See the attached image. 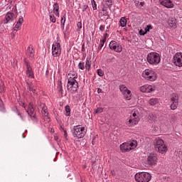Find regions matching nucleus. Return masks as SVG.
<instances>
[{"label": "nucleus", "instance_id": "f257e3e1", "mask_svg": "<svg viewBox=\"0 0 182 182\" xmlns=\"http://www.w3.org/2000/svg\"><path fill=\"white\" fill-rule=\"evenodd\" d=\"M68 76L70 77L68 80L67 89L72 95H75L77 92V89H79V82L76 80L77 74L70 73Z\"/></svg>", "mask_w": 182, "mask_h": 182}, {"label": "nucleus", "instance_id": "f03ea898", "mask_svg": "<svg viewBox=\"0 0 182 182\" xmlns=\"http://www.w3.org/2000/svg\"><path fill=\"white\" fill-rule=\"evenodd\" d=\"M154 146L156 151L161 153V154H164L167 153V146L164 144V141L163 139L156 138L154 140Z\"/></svg>", "mask_w": 182, "mask_h": 182}, {"label": "nucleus", "instance_id": "7ed1b4c3", "mask_svg": "<svg viewBox=\"0 0 182 182\" xmlns=\"http://www.w3.org/2000/svg\"><path fill=\"white\" fill-rule=\"evenodd\" d=\"M161 60V58H160V54L156 52L149 53L146 56V61L148 63H149V65H151L152 66L159 65Z\"/></svg>", "mask_w": 182, "mask_h": 182}, {"label": "nucleus", "instance_id": "20e7f679", "mask_svg": "<svg viewBox=\"0 0 182 182\" xmlns=\"http://www.w3.org/2000/svg\"><path fill=\"white\" fill-rule=\"evenodd\" d=\"M140 114H139V111L137 109H134L131 112L130 117L127 122V124L129 127H133V126H136L138 124L139 122H140Z\"/></svg>", "mask_w": 182, "mask_h": 182}, {"label": "nucleus", "instance_id": "39448f33", "mask_svg": "<svg viewBox=\"0 0 182 182\" xmlns=\"http://www.w3.org/2000/svg\"><path fill=\"white\" fill-rule=\"evenodd\" d=\"M86 129L80 125L74 126L73 129V136L76 139H83L86 136Z\"/></svg>", "mask_w": 182, "mask_h": 182}, {"label": "nucleus", "instance_id": "423d86ee", "mask_svg": "<svg viewBox=\"0 0 182 182\" xmlns=\"http://www.w3.org/2000/svg\"><path fill=\"white\" fill-rule=\"evenodd\" d=\"M142 77L146 80L154 82V80H157V73L153 70L146 69L142 73Z\"/></svg>", "mask_w": 182, "mask_h": 182}, {"label": "nucleus", "instance_id": "0eeeda50", "mask_svg": "<svg viewBox=\"0 0 182 182\" xmlns=\"http://www.w3.org/2000/svg\"><path fill=\"white\" fill-rule=\"evenodd\" d=\"M135 180L137 182H149L151 180V175L147 172L136 173Z\"/></svg>", "mask_w": 182, "mask_h": 182}, {"label": "nucleus", "instance_id": "6e6552de", "mask_svg": "<svg viewBox=\"0 0 182 182\" xmlns=\"http://www.w3.org/2000/svg\"><path fill=\"white\" fill-rule=\"evenodd\" d=\"M178 94L177 93H172L170 95L169 100L171 102V110H176L178 106Z\"/></svg>", "mask_w": 182, "mask_h": 182}, {"label": "nucleus", "instance_id": "1a4fd4ad", "mask_svg": "<svg viewBox=\"0 0 182 182\" xmlns=\"http://www.w3.org/2000/svg\"><path fill=\"white\" fill-rule=\"evenodd\" d=\"M62 53V48H60V43H55L52 46V55L55 58H58V56H60Z\"/></svg>", "mask_w": 182, "mask_h": 182}, {"label": "nucleus", "instance_id": "9d476101", "mask_svg": "<svg viewBox=\"0 0 182 182\" xmlns=\"http://www.w3.org/2000/svg\"><path fill=\"white\" fill-rule=\"evenodd\" d=\"M157 154H149L146 157V164L148 166H156L157 164Z\"/></svg>", "mask_w": 182, "mask_h": 182}, {"label": "nucleus", "instance_id": "9b49d317", "mask_svg": "<svg viewBox=\"0 0 182 182\" xmlns=\"http://www.w3.org/2000/svg\"><path fill=\"white\" fill-rule=\"evenodd\" d=\"M109 49H111V50L117 52V53H120V52H122L123 50V48L122 47V45H120V43H119L114 41H112L109 43Z\"/></svg>", "mask_w": 182, "mask_h": 182}, {"label": "nucleus", "instance_id": "f8f14e48", "mask_svg": "<svg viewBox=\"0 0 182 182\" xmlns=\"http://www.w3.org/2000/svg\"><path fill=\"white\" fill-rule=\"evenodd\" d=\"M120 92L124 95L125 99L132 100V91L129 90L127 87L124 85H119Z\"/></svg>", "mask_w": 182, "mask_h": 182}, {"label": "nucleus", "instance_id": "ddd939ff", "mask_svg": "<svg viewBox=\"0 0 182 182\" xmlns=\"http://www.w3.org/2000/svg\"><path fill=\"white\" fill-rule=\"evenodd\" d=\"M26 112L33 122H38V119H36V114H35V109L33 108V103H29L28 109Z\"/></svg>", "mask_w": 182, "mask_h": 182}, {"label": "nucleus", "instance_id": "4468645a", "mask_svg": "<svg viewBox=\"0 0 182 182\" xmlns=\"http://www.w3.org/2000/svg\"><path fill=\"white\" fill-rule=\"evenodd\" d=\"M173 63L176 66H182V53H176L173 58Z\"/></svg>", "mask_w": 182, "mask_h": 182}, {"label": "nucleus", "instance_id": "2eb2a0df", "mask_svg": "<svg viewBox=\"0 0 182 182\" xmlns=\"http://www.w3.org/2000/svg\"><path fill=\"white\" fill-rule=\"evenodd\" d=\"M24 64L27 68V70H26L27 77H31L32 79H33L35 77V75L33 74V70H32L31 65H29V62L28 61V59L24 58Z\"/></svg>", "mask_w": 182, "mask_h": 182}, {"label": "nucleus", "instance_id": "dca6fc26", "mask_svg": "<svg viewBox=\"0 0 182 182\" xmlns=\"http://www.w3.org/2000/svg\"><path fill=\"white\" fill-rule=\"evenodd\" d=\"M139 90L142 93H151V92H154V87L150 85H145L140 87Z\"/></svg>", "mask_w": 182, "mask_h": 182}, {"label": "nucleus", "instance_id": "f3484780", "mask_svg": "<svg viewBox=\"0 0 182 182\" xmlns=\"http://www.w3.org/2000/svg\"><path fill=\"white\" fill-rule=\"evenodd\" d=\"M15 21V14L11 12H8L5 16V19L4 20V23H11Z\"/></svg>", "mask_w": 182, "mask_h": 182}, {"label": "nucleus", "instance_id": "a211bd4d", "mask_svg": "<svg viewBox=\"0 0 182 182\" xmlns=\"http://www.w3.org/2000/svg\"><path fill=\"white\" fill-rule=\"evenodd\" d=\"M159 4L163 6H165V8H174V4L171 0H159Z\"/></svg>", "mask_w": 182, "mask_h": 182}, {"label": "nucleus", "instance_id": "6ab92c4d", "mask_svg": "<svg viewBox=\"0 0 182 182\" xmlns=\"http://www.w3.org/2000/svg\"><path fill=\"white\" fill-rule=\"evenodd\" d=\"M27 56L29 57L31 60L33 59L35 57V51L33 50V46H29L27 48V52H26Z\"/></svg>", "mask_w": 182, "mask_h": 182}, {"label": "nucleus", "instance_id": "aec40b11", "mask_svg": "<svg viewBox=\"0 0 182 182\" xmlns=\"http://www.w3.org/2000/svg\"><path fill=\"white\" fill-rule=\"evenodd\" d=\"M167 28L171 29V28H177V24H176V18H169L167 21Z\"/></svg>", "mask_w": 182, "mask_h": 182}, {"label": "nucleus", "instance_id": "412c9836", "mask_svg": "<svg viewBox=\"0 0 182 182\" xmlns=\"http://www.w3.org/2000/svg\"><path fill=\"white\" fill-rule=\"evenodd\" d=\"M120 150L122 151L126 152V151H130V146L129 145L128 142L123 143L120 145Z\"/></svg>", "mask_w": 182, "mask_h": 182}, {"label": "nucleus", "instance_id": "4be33fe9", "mask_svg": "<svg viewBox=\"0 0 182 182\" xmlns=\"http://www.w3.org/2000/svg\"><path fill=\"white\" fill-rule=\"evenodd\" d=\"M23 16H25V14H22V16L18 17V20L15 26L16 29H19L22 26V23H23Z\"/></svg>", "mask_w": 182, "mask_h": 182}, {"label": "nucleus", "instance_id": "5701e85b", "mask_svg": "<svg viewBox=\"0 0 182 182\" xmlns=\"http://www.w3.org/2000/svg\"><path fill=\"white\" fill-rule=\"evenodd\" d=\"M128 144L129 146V148L131 150H133V149H136L137 147V141L132 140L128 142Z\"/></svg>", "mask_w": 182, "mask_h": 182}, {"label": "nucleus", "instance_id": "b1692460", "mask_svg": "<svg viewBox=\"0 0 182 182\" xmlns=\"http://www.w3.org/2000/svg\"><path fill=\"white\" fill-rule=\"evenodd\" d=\"M120 26L122 28H124L127 25V20L126 19V17H122L119 21Z\"/></svg>", "mask_w": 182, "mask_h": 182}, {"label": "nucleus", "instance_id": "393cba45", "mask_svg": "<svg viewBox=\"0 0 182 182\" xmlns=\"http://www.w3.org/2000/svg\"><path fill=\"white\" fill-rule=\"evenodd\" d=\"M6 88L5 87V83L2 80H0V93H5Z\"/></svg>", "mask_w": 182, "mask_h": 182}, {"label": "nucleus", "instance_id": "a878e982", "mask_svg": "<svg viewBox=\"0 0 182 182\" xmlns=\"http://www.w3.org/2000/svg\"><path fill=\"white\" fill-rule=\"evenodd\" d=\"M27 90L30 92H33V93H35L36 92V87H35V85H33L32 84H29L27 82Z\"/></svg>", "mask_w": 182, "mask_h": 182}, {"label": "nucleus", "instance_id": "bb28decb", "mask_svg": "<svg viewBox=\"0 0 182 182\" xmlns=\"http://www.w3.org/2000/svg\"><path fill=\"white\" fill-rule=\"evenodd\" d=\"M157 103H159V99L157 98H151L149 101V104L151 106H155V105H157Z\"/></svg>", "mask_w": 182, "mask_h": 182}, {"label": "nucleus", "instance_id": "cd10ccee", "mask_svg": "<svg viewBox=\"0 0 182 182\" xmlns=\"http://www.w3.org/2000/svg\"><path fill=\"white\" fill-rule=\"evenodd\" d=\"M58 90L60 93L61 96H63V87H62V82H60L58 84Z\"/></svg>", "mask_w": 182, "mask_h": 182}, {"label": "nucleus", "instance_id": "c85d7f7f", "mask_svg": "<svg viewBox=\"0 0 182 182\" xmlns=\"http://www.w3.org/2000/svg\"><path fill=\"white\" fill-rule=\"evenodd\" d=\"M148 119L149 120L153 122H156V119H157V117H156V115H154V114L151 113L149 114Z\"/></svg>", "mask_w": 182, "mask_h": 182}, {"label": "nucleus", "instance_id": "c756f323", "mask_svg": "<svg viewBox=\"0 0 182 182\" xmlns=\"http://www.w3.org/2000/svg\"><path fill=\"white\" fill-rule=\"evenodd\" d=\"M65 116H70V107L69 105H66L65 107Z\"/></svg>", "mask_w": 182, "mask_h": 182}, {"label": "nucleus", "instance_id": "7c9ffc66", "mask_svg": "<svg viewBox=\"0 0 182 182\" xmlns=\"http://www.w3.org/2000/svg\"><path fill=\"white\" fill-rule=\"evenodd\" d=\"M50 21L53 23H56V17H55L53 14H50Z\"/></svg>", "mask_w": 182, "mask_h": 182}, {"label": "nucleus", "instance_id": "2f4dec72", "mask_svg": "<svg viewBox=\"0 0 182 182\" xmlns=\"http://www.w3.org/2000/svg\"><path fill=\"white\" fill-rule=\"evenodd\" d=\"M105 43H106V41H105V40H100V44L98 46V50H102V48H103V46H105Z\"/></svg>", "mask_w": 182, "mask_h": 182}, {"label": "nucleus", "instance_id": "473e14b6", "mask_svg": "<svg viewBox=\"0 0 182 182\" xmlns=\"http://www.w3.org/2000/svg\"><path fill=\"white\" fill-rule=\"evenodd\" d=\"M85 68L87 70H90V62H89V58H87V61L85 63Z\"/></svg>", "mask_w": 182, "mask_h": 182}, {"label": "nucleus", "instance_id": "72a5a7b5", "mask_svg": "<svg viewBox=\"0 0 182 182\" xmlns=\"http://www.w3.org/2000/svg\"><path fill=\"white\" fill-rule=\"evenodd\" d=\"M59 11V4L58 3H55L53 4V12L58 11Z\"/></svg>", "mask_w": 182, "mask_h": 182}, {"label": "nucleus", "instance_id": "f704fd0d", "mask_svg": "<svg viewBox=\"0 0 182 182\" xmlns=\"http://www.w3.org/2000/svg\"><path fill=\"white\" fill-rule=\"evenodd\" d=\"M60 22L62 28H65V22H66V17L65 16L61 18Z\"/></svg>", "mask_w": 182, "mask_h": 182}, {"label": "nucleus", "instance_id": "c9c22d12", "mask_svg": "<svg viewBox=\"0 0 182 182\" xmlns=\"http://www.w3.org/2000/svg\"><path fill=\"white\" fill-rule=\"evenodd\" d=\"M85 63H79L78 69H80L81 70H85Z\"/></svg>", "mask_w": 182, "mask_h": 182}, {"label": "nucleus", "instance_id": "e433bc0d", "mask_svg": "<svg viewBox=\"0 0 182 182\" xmlns=\"http://www.w3.org/2000/svg\"><path fill=\"white\" fill-rule=\"evenodd\" d=\"M97 75H98V76H100V77L104 76L105 72L102 71V69H98L97 70Z\"/></svg>", "mask_w": 182, "mask_h": 182}, {"label": "nucleus", "instance_id": "4c0bfd02", "mask_svg": "<svg viewBox=\"0 0 182 182\" xmlns=\"http://www.w3.org/2000/svg\"><path fill=\"white\" fill-rule=\"evenodd\" d=\"M42 110L43 112H44V113L48 114V107H46V105H45L44 104H43L42 105Z\"/></svg>", "mask_w": 182, "mask_h": 182}, {"label": "nucleus", "instance_id": "58836bf2", "mask_svg": "<svg viewBox=\"0 0 182 182\" xmlns=\"http://www.w3.org/2000/svg\"><path fill=\"white\" fill-rule=\"evenodd\" d=\"M4 102H2V100L0 99V112H4Z\"/></svg>", "mask_w": 182, "mask_h": 182}, {"label": "nucleus", "instance_id": "ea45409f", "mask_svg": "<svg viewBox=\"0 0 182 182\" xmlns=\"http://www.w3.org/2000/svg\"><path fill=\"white\" fill-rule=\"evenodd\" d=\"M95 113H103V108L102 107H98L95 110Z\"/></svg>", "mask_w": 182, "mask_h": 182}, {"label": "nucleus", "instance_id": "a19ab883", "mask_svg": "<svg viewBox=\"0 0 182 182\" xmlns=\"http://www.w3.org/2000/svg\"><path fill=\"white\" fill-rule=\"evenodd\" d=\"M107 38H109V34H107V33H104V37H103L102 41L106 42Z\"/></svg>", "mask_w": 182, "mask_h": 182}, {"label": "nucleus", "instance_id": "79ce46f5", "mask_svg": "<svg viewBox=\"0 0 182 182\" xmlns=\"http://www.w3.org/2000/svg\"><path fill=\"white\" fill-rule=\"evenodd\" d=\"M87 8H89V6H87V4H84L82 6V12H85V11H86V9H87Z\"/></svg>", "mask_w": 182, "mask_h": 182}, {"label": "nucleus", "instance_id": "37998d69", "mask_svg": "<svg viewBox=\"0 0 182 182\" xmlns=\"http://www.w3.org/2000/svg\"><path fill=\"white\" fill-rule=\"evenodd\" d=\"M139 35H141L142 36H144V35H146L145 31L140 30L139 31Z\"/></svg>", "mask_w": 182, "mask_h": 182}, {"label": "nucleus", "instance_id": "c03bdc74", "mask_svg": "<svg viewBox=\"0 0 182 182\" xmlns=\"http://www.w3.org/2000/svg\"><path fill=\"white\" fill-rule=\"evenodd\" d=\"M92 5V8L94 9V11H96V9H97V5L96 4V2L95 3H93Z\"/></svg>", "mask_w": 182, "mask_h": 182}, {"label": "nucleus", "instance_id": "a18cd8bd", "mask_svg": "<svg viewBox=\"0 0 182 182\" xmlns=\"http://www.w3.org/2000/svg\"><path fill=\"white\" fill-rule=\"evenodd\" d=\"M77 26L78 29H82V22H78Z\"/></svg>", "mask_w": 182, "mask_h": 182}, {"label": "nucleus", "instance_id": "49530a36", "mask_svg": "<svg viewBox=\"0 0 182 182\" xmlns=\"http://www.w3.org/2000/svg\"><path fill=\"white\" fill-rule=\"evenodd\" d=\"M100 31L101 32H104L105 31V26H100Z\"/></svg>", "mask_w": 182, "mask_h": 182}, {"label": "nucleus", "instance_id": "de8ad7c7", "mask_svg": "<svg viewBox=\"0 0 182 182\" xmlns=\"http://www.w3.org/2000/svg\"><path fill=\"white\" fill-rule=\"evenodd\" d=\"M106 2L110 6L113 5L112 0H106Z\"/></svg>", "mask_w": 182, "mask_h": 182}, {"label": "nucleus", "instance_id": "09e8293b", "mask_svg": "<svg viewBox=\"0 0 182 182\" xmlns=\"http://www.w3.org/2000/svg\"><path fill=\"white\" fill-rule=\"evenodd\" d=\"M54 14H55V16L59 18V11H54Z\"/></svg>", "mask_w": 182, "mask_h": 182}, {"label": "nucleus", "instance_id": "8fccbe9b", "mask_svg": "<svg viewBox=\"0 0 182 182\" xmlns=\"http://www.w3.org/2000/svg\"><path fill=\"white\" fill-rule=\"evenodd\" d=\"M144 31H145L146 33H147V32H150V30H149V27H147V26L145 28Z\"/></svg>", "mask_w": 182, "mask_h": 182}, {"label": "nucleus", "instance_id": "3c124183", "mask_svg": "<svg viewBox=\"0 0 182 182\" xmlns=\"http://www.w3.org/2000/svg\"><path fill=\"white\" fill-rule=\"evenodd\" d=\"M54 140H55V141H58V140H59V137L58 136H54Z\"/></svg>", "mask_w": 182, "mask_h": 182}, {"label": "nucleus", "instance_id": "603ef678", "mask_svg": "<svg viewBox=\"0 0 182 182\" xmlns=\"http://www.w3.org/2000/svg\"><path fill=\"white\" fill-rule=\"evenodd\" d=\"M147 28H149V29H153V26H151V25H148L146 26Z\"/></svg>", "mask_w": 182, "mask_h": 182}, {"label": "nucleus", "instance_id": "864d4df0", "mask_svg": "<svg viewBox=\"0 0 182 182\" xmlns=\"http://www.w3.org/2000/svg\"><path fill=\"white\" fill-rule=\"evenodd\" d=\"M64 136L65 137H68V132H66V130H64Z\"/></svg>", "mask_w": 182, "mask_h": 182}, {"label": "nucleus", "instance_id": "5fc2aeb1", "mask_svg": "<svg viewBox=\"0 0 182 182\" xmlns=\"http://www.w3.org/2000/svg\"><path fill=\"white\" fill-rule=\"evenodd\" d=\"M102 89H100V88H98L97 89V93H102Z\"/></svg>", "mask_w": 182, "mask_h": 182}, {"label": "nucleus", "instance_id": "6e6d98bb", "mask_svg": "<svg viewBox=\"0 0 182 182\" xmlns=\"http://www.w3.org/2000/svg\"><path fill=\"white\" fill-rule=\"evenodd\" d=\"M96 1L95 0H91V4L92 5H93V4H95Z\"/></svg>", "mask_w": 182, "mask_h": 182}, {"label": "nucleus", "instance_id": "4d7b16f0", "mask_svg": "<svg viewBox=\"0 0 182 182\" xmlns=\"http://www.w3.org/2000/svg\"><path fill=\"white\" fill-rule=\"evenodd\" d=\"M140 5H141V6H144V2H141Z\"/></svg>", "mask_w": 182, "mask_h": 182}, {"label": "nucleus", "instance_id": "13d9d810", "mask_svg": "<svg viewBox=\"0 0 182 182\" xmlns=\"http://www.w3.org/2000/svg\"><path fill=\"white\" fill-rule=\"evenodd\" d=\"M107 30L110 29V25H109L108 26H107Z\"/></svg>", "mask_w": 182, "mask_h": 182}, {"label": "nucleus", "instance_id": "bf43d9fd", "mask_svg": "<svg viewBox=\"0 0 182 182\" xmlns=\"http://www.w3.org/2000/svg\"><path fill=\"white\" fill-rule=\"evenodd\" d=\"M14 37H15V34H13V35H12V38H14Z\"/></svg>", "mask_w": 182, "mask_h": 182}, {"label": "nucleus", "instance_id": "052dcab7", "mask_svg": "<svg viewBox=\"0 0 182 182\" xmlns=\"http://www.w3.org/2000/svg\"><path fill=\"white\" fill-rule=\"evenodd\" d=\"M20 117L22 119V116L20 115Z\"/></svg>", "mask_w": 182, "mask_h": 182}, {"label": "nucleus", "instance_id": "680f3d73", "mask_svg": "<svg viewBox=\"0 0 182 182\" xmlns=\"http://www.w3.org/2000/svg\"><path fill=\"white\" fill-rule=\"evenodd\" d=\"M106 32H108V31L107 30Z\"/></svg>", "mask_w": 182, "mask_h": 182}]
</instances>
